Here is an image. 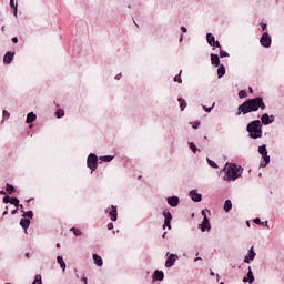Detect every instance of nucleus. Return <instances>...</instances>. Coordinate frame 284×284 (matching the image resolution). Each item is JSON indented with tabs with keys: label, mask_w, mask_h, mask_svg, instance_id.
I'll return each instance as SVG.
<instances>
[{
	"label": "nucleus",
	"mask_w": 284,
	"mask_h": 284,
	"mask_svg": "<svg viewBox=\"0 0 284 284\" xmlns=\"http://www.w3.org/2000/svg\"><path fill=\"white\" fill-rule=\"evenodd\" d=\"M265 108L266 105L262 97L247 99L237 108L236 116L250 114V112H258V109L265 110Z\"/></svg>",
	"instance_id": "f257e3e1"
},
{
	"label": "nucleus",
	"mask_w": 284,
	"mask_h": 284,
	"mask_svg": "<svg viewBox=\"0 0 284 284\" xmlns=\"http://www.w3.org/2000/svg\"><path fill=\"white\" fill-rule=\"evenodd\" d=\"M223 181H236L243 174V168L236 164H226L222 171Z\"/></svg>",
	"instance_id": "f03ea898"
},
{
	"label": "nucleus",
	"mask_w": 284,
	"mask_h": 284,
	"mask_svg": "<svg viewBox=\"0 0 284 284\" xmlns=\"http://www.w3.org/2000/svg\"><path fill=\"white\" fill-rule=\"evenodd\" d=\"M263 124L261 120H254L247 124V132L250 133L251 139H261L263 136Z\"/></svg>",
	"instance_id": "7ed1b4c3"
},
{
	"label": "nucleus",
	"mask_w": 284,
	"mask_h": 284,
	"mask_svg": "<svg viewBox=\"0 0 284 284\" xmlns=\"http://www.w3.org/2000/svg\"><path fill=\"white\" fill-rule=\"evenodd\" d=\"M258 153L262 155L260 168H267V165L270 164V155H267V146L265 144L260 146Z\"/></svg>",
	"instance_id": "20e7f679"
},
{
	"label": "nucleus",
	"mask_w": 284,
	"mask_h": 284,
	"mask_svg": "<svg viewBox=\"0 0 284 284\" xmlns=\"http://www.w3.org/2000/svg\"><path fill=\"white\" fill-rule=\"evenodd\" d=\"M87 165L90 168L91 173L97 171V168H99V156L94 153H90L87 159Z\"/></svg>",
	"instance_id": "39448f33"
},
{
	"label": "nucleus",
	"mask_w": 284,
	"mask_h": 284,
	"mask_svg": "<svg viewBox=\"0 0 284 284\" xmlns=\"http://www.w3.org/2000/svg\"><path fill=\"white\" fill-rule=\"evenodd\" d=\"M163 216H164V224H163V230H165L166 227H169V230H172V213H170V211H164L163 212Z\"/></svg>",
	"instance_id": "423d86ee"
},
{
	"label": "nucleus",
	"mask_w": 284,
	"mask_h": 284,
	"mask_svg": "<svg viewBox=\"0 0 284 284\" xmlns=\"http://www.w3.org/2000/svg\"><path fill=\"white\" fill-rule=\"evenodd\" d=\"M260 43L264 48H270V45H272V38H270V33H263Z\"/></svg>",
	"instance_id": "0eeeda50"
},
{
	"label": "nucleus",
	"mask_w": 284,
	"mask_h": 284,
	"mask_svg": "<svg viewBox=\"0 0 284 284\" xmlns=\"http://www.w3.org/2000/svg\"><path fill=\"white\" fill-rule=\"evenodd\" d=\"M105 212L109 213L111 221L115 222L116 219H119V213L115 205H111V207H109Z\"/></svg>",
	"instance_id": "6e6552de"
},
{
	"label": "nucleus",
	"mask_w": 284,
	"mask_h": 284,
	"mask_svg": "<svg viewBox=\"0 0 284 284\" xmlns=\"http://www.w3.org/2000/svg\"><path fill=\"white\" fill-rule=\"evenodd\" d=\"M206 41L209 45H212V48H221V43L216 41L212 33L206 34Z\"/></svg>",
	"instance_id": "1a4fd4ad"
},
{
	"label": "nucleus",
	"mask_w": 284,
	"mask_h": 284,
	"mask_svg": "<svg viewBox=\"0 0 284 284\" xmlns=\"http://www.w3.org/2000/svg\"><path fill=\"white\" fill-rule=\"evenodd\" d=\"M255 278H254V272H252V266H248V272L246 274V276L243 277V283H254Z\"/></svg>",
	"instance_id": "9d476101"
},
{
	"label": "nucleus",
	"mask_w": 284,
	"mask_h": 284,
	"mask_svg": "<svg viewBox=\"0 0 284 284\" xmlns=\"http://www.w3.org/2000/svg\"><path fill=\"white\" fill-rule=\"evenodd\" d=\"M263 125H270V123H274V115H270L264 113L261 118Z\"/></svg>",
	"instance_id": "9b49d317"
},
{
	"label": "nucleus",
	"mask_w": 284,
	"mask_h": 284,
	"mask_svg": "<svg viewBox=\"0 0 284 284\" xmlns=\"http://www.w3.org/2000/svg\"><path fill=\"white\" fill-rule=\"evenodd\" d=\"M166 256L169 257L166 258L165 267H172L176 263V255L166 253Z\"/></svg>",
	"instance_id": "f8f14e48"
},
{
	"label": "nucleus",
	"mask_w": 284,
	"mask_h": 284,
	"mask_svg": "<svg viewBox=\"0 0 284 284\" xmlns=\"http://www.w3.org/2000/svg\"><path fill=\"white\" fill-rule=\"evenodd\" d=\"M190 197H191L192 201H194L195 203H201V201H202V195L199 194V193L196 192V190H192V191L190 192Z\"/></svg>",
	"instance_id": "ddd939ff"
},
{
	"label": "nucleus",
	"mask_w": 284,
	"mask_h": 284,
	"mask_svg": "<svg viewBox=\"0 0 284 284\" xmlns=\"http://www.w3.org/2000/svg\"><path fill=\"white\" fill-rule=\"evenodd\" d=\"M12 61H14V52L9 51L3 57V63L10 64Z\"/></svg>",
	"instance_id": "4468645a"
},
{
	"label": "nucleus",
	"mask_w": 284,
	"mask_h": 284,
	"mask_svg": "<svg viewBox=\"0 0 284 284\" xmlns=\"http://www.w3.org/2000/svg\"><path fill=\"white\" fill-rule=\"evenodd\" d=\"M256 257V253L254 252V247L252 246L248 251V254L244 258V263H250L251 261H254Z\"/></svg>",
	"instance_id": "2eb2a0df"
},
{
	"label": "nucleus",
	"mask_w": 284,
	"mask_h": 284,
	"mask_svg": "<svg viewBox=\"0 0 284 284\" xmlns=\"http://www.w3.org/2000/svg\"><path fill=\"white\" fill-rule=\"evenodd\" d=\"M201 231L205 232L206 230L210 231L211 226H210V220L207 219V216H204L202 224L200 225Z\"/></svg>",
	"instance_id": "dca6fc26"
},
{
	"label": "nucleus",
	"mask_w": 284,
	"mask_h": 284,
	"mask_svg": "<svg viewBox=\"0 0 284 284\" xmlns=\"http://www.w3.org/2000/svg\"><path fill=\"white\" fill-rule=\"evenodd\" d=\"M20 225L24 229V233L28 234V227H30V219L22 217L20 220Z\"/></svg>",
	"instance_id": "f3484780"
},
{
	"label": "nucleus",
	"mask_w": 284,
	"mask_h": 284,
	"mask_svg": "<svg viewBox=\"0 0 284 284\" xmlns=\"http://www.w3.org/2000/svg\"><path fill=\"white\" fill-rule=\"evenodd\" d=\"M92 258L98 267H103V258L99 254L94 253Z\"/></svg>",
	"instance_id": "a211bd4d"
},
{
	"label": "nucleus",
	"mask_w": 284,
	"mask_h": 284,
	"mask_svg": "<svg viewBox=\"0 0 284 284\" xmlns=\"http://www.w3.org/2000/svg\"><path fill=\"white\" fill-rule=\"evenodd\" d=\"M165 278V274L163 271H155L153 274V281H163Z\"/></svg>",
	"instance_id": "6ab92c4d"
},
{
	"label": "nucleus",
	"mask_w": 284,
	"mask_h": 284,
	"mask_svg": "<svg viewBox=\"0 0 284 284\" xmlns=\"http://www.w3.org/2000/svg\"><path fill=\"white\" fill-rule=\"evenodd\" d=\"M34 121H37V113H34V112H29V113L27 114L26 123L30 124V123H34Z\"/></svg>",
	"instance_id": "aec40b11"
},
{
	"label": "nucleus",
	"mask_w": 284,
	"mask_h": 284,
	"mask_svg": "<svg viewBox=\"0 0 284 284\" xmlns=\"http://www.w3.org/2000/svg\"><path fill=\"white\" fill-rule=\"evenodd\" d=\"M168 203L169 205H171V207H176V205H179V197L176 196L168 197Z\"/></svg>",
	"instance_id": "412c9836"
},
{
	"label": "nucleus",
	"mask_w": 284,
	"mask_h": 284,
	"mask_svg": "<svg viewBox=\"0 0 284 284\" xmlns=\"http://www.w3.org/2000/svg\"><path fill=\"white\" fill-rule=\"evenodd\" d=\"M211 63L212 65H215V68H219V65H221V60L219 59V55L211 54Z\"/></svg>",
	"instance_id": "4be33fe9"
},
{
	"label": "nucleus",
	"mask_w": 284,
	"mask_h": 284,
	"mask_svg": "<svg viewBox=\"0 0 284 284\" xmlns=\"http://www.w3.org/2000/svg\"><path fill=\"white\" fill-rule=\"evenodd\" d=\"M57 263L60 265L62 272H64V270L67 267V264H65V261L63 260V256L58 255L57 256Z\"/></svg>",
	"instance_id": "5701e85b"
},
{
	"label": "nucleus",
	"mask_w": 284,
	"mask_h": 284,
	"mask_svg": "<svg viewBox=\"0 0 284 284\" xmlns=\"http://www.w3.org/2000/svg\"><path fill=\"white\" fill-rule=\"evenodd\" d=\"M21 212H23V219H29V221H32V219L34 217V213L32 211Z\"/></svg>",
	"instance_id": "b1692460"
},
{
	"label": "nucleus",
	"mask_w": 284,
	"mask_h": 284,
	"mask_svg": "<svg viewBox=\"0 0 284 284\" xmlns=\"http://www.w3.org/2000/svg\"><path fill=\"white\" fill-rule=\"evenodd\" d=\"M6 190H7L8 194H14V192H16L14 186L10 183L6 184Z\"/></svg>",
	"instance_id": "393cba45"
},
{
	"label": "nucleus",
	"mask_w": 284,
	"mask_h": 284,
	"mask_svg": "<svg viewBox=\"0 0 284 284\" xmlns=\"http://www.w3.org/2000/svg\"><path fill=\"white\" fill-rule=\"evenodd\" d=\"M217 77H219V79H221L222 77H225V67L224 65H221L217 69Z\"/></svg>",
	"instance_id": "a878e982"
},
{
	"label": "nucleus",
	"mask_w": 284,
	"mask_h": 284,
	"mask_svg": "<svg viewBox=\"0 0 284 284\" xmlns=\"http://www.w3.org/2000/svg\"><path fill=\"white\" fill-rule=\"evenodd\" d=\"M55 116L57 119H63V116H65V111H63V109H58L55 111Z\"/></svg>",
	"instance_id": "bb28decb"
},
{
	"label": "nucleus",
	"mask_w": 284,
	"mask_h": 284,
	"mask_svg": "<svg viewBox=\"0 0 284 284\" xmlns=\"http://www.w3.org/2000/svg\"><path fill=\"white\" fill-rule=\"evenodd\" d=\"M232 210V201L226 200L224 203V212H230Z\"/></svg>",
	"instance_id": "cd10ccee"
},
{
	"label": "nucleus",
	"mask_w": 284,
	"mask_h": 284,
	"mask_svg": "<svg viewBox=\"0 0 284 284\" xmlns=\"http://www.w3.org/2000/svg\"><path fill=\"white\" fill-rule=\"evenodd\" d=\"M178 101L180 103L181 110H185V108H187V102L184 99L179 98Z\"/></svg>",
	"instance_id": "c85d7f7f"
},
{
	"label": "nucleus",
	"mask_w": 284,
	"mask_h": 284,
	"mask_svg": "<svg viewBox=\"0 0 284 284\" xmlns=\"http://www.w3.org/2000/svg\"><path fill=\"white\" fill-rule=\"evenodd\" d=\"M104 163H110L111 161L114 160V155H104L101 158Z\"/></svg>",
	"instance_id": "c756f323"
},
{
	"label": "nucleus",
	"mask_w": 284,
	"mask_h": 284,
	"mask_svg": "<svg viewBox=\"0 0 284 284\" xmlns=\"http://www.w3.org/2000/svg\"><path fill=\"white\" fill-rule=\"evenodd\" d=\"M32 284H43V280H42L41 275H39V274L36 275Z\"/></svg>",
	"instance_id": "7c9ffc66"
},
{
	"label": "nucleus",
	"mask_w": 284,
	"mask_h": 284,
	"mask_svg": "<svg viewBox=\"0 0 284 284\" xmlns=\"http://www.w3.org/2000/svg\"><path fill=\"white\" fill-rule=\"evenodd\" d=\"M254 223H255L256 225H262L263 227H267V222H261V219H258V217H256V219L254 220Z\"/></svg>",
	"instance_id": "2f4dec72"
},
{
	"label": "nucleus",
	"mask_w": 284,
	"mask_h": 284,
	"mask_svg": "<svg viewBox=\"0 0 284 284\" xmlns=\"http://www.w3.org/2000/svg\"><path fill=\"white\" fill-rule=\"evenodd\" d=\"M10 205H14L16 207H19V200L17 197H11Z\"/></svg>",
	"instance_id": "473e14b6"
},
{
	"label": "nucleus",
	"mask_w": 284,
	"mask_h": 284,
	"mask_svg": "<svg viewBox=\"0 0 284 284\" xmlns=\"http://www.w3.org/2000/svg\"><path fill=\"white\" fill-rule=\"evenodd\" d=\"M239 98H240V99H245V98H247V91L241 90V91L239 92Z\"/></svg>",
	"instance_id": "72a5a7b5"
},
{
	"label": "nucleus",
	"mask_w": 284,
	"mask_h": 284,
	"mask_svg": "<svg viewBox=\"0 0 284 284\" xmlns=\"http://www.w3.org/2000/svg\"><path fill=\"white\" fill-rule=\"evenodd\" d=\"M71 232H73L74 236H81V234H82L81 230L75 229V227L71 229Z\"/></svg>",
	"instance_id": "f704fd0d"
},
{
	"label": "nucleus",
	"mask_w": 284,
	"mask_h": 284,
	"mask_svg": "<svg viewBox=\"0 0 284 284\" xmlns=\"http://www.w3.org/2000/svg\"><path fill=\"white\" fill-rule=\"evenodd\" d=\"M189 148H190V150H192V152L194 153V154H196V145L194 144V143H192V142H189Z\"/></svg>",
	"instance_id": "c9c22d12"
},
{
	"label": "nucleus",
	"mask_w": 284,
	"mask_h": 284,
	"mask_svg": "<svg viewBox=\"0 0 284 284\" xmlns=\"http://www.w3.org/2000/svg\"><path fill=\"white\" fill-rule=\"evenodd\" d=\"M181 72L182 71H180V74L174 77V81L178 82V83H183V80L181 79Z\"/></svg>",
	"instance_id": "e433bc0d"
},
{
	"label": "nucleus",
	"mask_w": 284,
	"mask_h": 284,
	"mask_svg": "<svg viewBox=\"0 0 284 284\" xmlns=\"http://www.w3.org/2000/svg\"><path fill=\"white\" fill-rule=\"evenodd\" d=\"M2 119H10V112H8V111H6V110H3L2 111Z\"/></svg>",
	"instance_id": "4c0bfd02"
},
{
	"label": "nucleus",
	"mask_w": 284,
	"mask_h": 284,
	"mask_svg": "<svg viewBox=\"0 0 284 284\" xmlns=\"http://www.w3.org/2000/svg\"><path fill=\"white\" fill-rule=\"evenodd\" d=\"M220 57H221V59H225V57H230V54L226 51L221 50Z\"/></svg>",
	"instance_id": "58836bf2"
},
{
	"label": "nucleus",
	"mask_w": 284,
	"mask_h": 284,
	"mask_svg": "<svg viewBox=\"0 0 284 284\" xmlns=\"http://www.w3.org/2000/svg\"><path fill=\"white\" fill-rule=\"evenodd\" d=\"M11 200H12V197H10L9 195H4L2 199L3 203H10Z\"/></svg>",
	"instance_id": "ea45409f"
},
{
	"label": "nucleus",
	"mask_w": 284,
	"mask_h": 284,
	"mask_svg": "<svg viewBox=\"0 0 284 284\" xmlns=\"http://www.w3.org/2000/svg\"><path fill=\"white\" fill-rule=\"evenodd\" d=\"M207 163L211 168H219V165H216V163L210 159H207Z\"/></svg>",
	"instance_id": "a19ab883"
},
{
	"label": "nucleus",
	"mask_w": 284,
	"mask_h": 284,
	"mask_svg": "<svg viewBox=\"0 0 284 284\" xmlns=\"http://www.w3.org/2000/svg\"><path fill=\"white\" fill-rule=\"evenodd\" d=\"M215 103L213 102L212 106L207 108L205 105H203V110H205V112H212V109L214 108Z\"/></svg>",
	"instance_id": "79ce46f5"
},
{
	"label": "nucleus",
	"mask_w": 284,
	"mask_h": 284,
	"mask_svg": "<svg viewBox=\"0 0 284 284\" xmlns=\"http://www.w3.org/2000/svg\"><path fill=\"white\" fill-rule=\"evenodd\" d=\"M11 10H14L17 8V4H14V0H10V3H9Z\"/></svg>",
	"instance_id": "37998d69"
},
{
	"label": "nucleus",
	"mask_w": 284,
	"mask_h": 284,
	"mask_svg": "<svg viewBox=\"0 0 284 284\" xmlns=\"http://www.w3.org/2000/svg\"><path fill=\"white\" fill-rule=\"evenodd\" d=\"M106 227H108V230H114V224L111 222V223L108 224Z\"/></svg>",
	"instance_id": "c03bdc74"
},
{
	"label": "nucleus",
	"mask_w": 284,
	"mask_h": 284,
	"mask_svg": "<svg viewBox=\"0 0 284 284\" xmlns=\"http://www.w3.org/2000/svg\"><path fill=\"white\" fill-rule=\"evenodd\" d=\"M11 41H12V43H19V38L13 37V38L11 39Z\"/></svg>",
	"instance_id": "a18cd8bd"
},
{
	"label": "nucleus",
	"mask_w": 284,
	"mask_h": 284,
	"mask_svg": "<svg viewBox=\"0 0 284 284\" xmlns=\"http://www.w3.org/2000/svg\"><path fill=\"white\" fill-rule=\"evenodd\" d=\"M2 216H8V206L4 207V211L2 213Z\"/></svg>",
	"instance_id": "49530a36"
},
{
	"label": "nucleus",
	"mask_w": 284,
	"mask_h": 284,
	"mask_svg": "<svg viewBox=\"0 0 284 284\" xmlns=\"http://www.w3.org/2000/svg\"><path fill=\"white\" fill-rule=\"evenodd\" d=\"M17 212H19V206H17L16 210H12V211H11L12 216H14V214H17Z\"/></svg>",
	"instance_id": "de8ad7c7"
},
{
	"label": "nucleus",
	"mask_w": 284,
	"mask_h": 284,
	"mask_svg": "<svg viewBox=\"0 0 284 284\" xmlns=\"http://www.w3.org/2000/svg\"><path fill=\"white\" fill-rule=\"evenodd\" d=\"M261 27H262V30H263V31H265V30H266V28H267V24H265V23H261Z\"/></svg>",
	"instance_id": "09e8293b"
},
{
	"label": "nucleus",
	"mask_w": 284,
	"mask_h": 284,
	"mask_svg": "<svg viewBox=\"0 0 284 284\" xmlns=\"http://www.w3.org/2000/svg\"><path fill=\"white\" fill-rule=\"evenodd\" d=\"M121 77H122L121 73L116 74V75H115V80H116V81H120Z\"/></svg>",
	"instance_id": "8fccbe9b"
},
{
	"label": "nucleus",
	"mask_w": 284,
	"mask_h": 284,
	"mask_svg": "<svg viewBox=\"0 0 284 284\" xmlns=\"http://www.w3.org/2000/svg\"><path fill=\"white\" fill-rule=\"evenodd\" d=\"M181 31L185 33V32H187V28L181 27Z\"/></svg>",
	"instance_id": "3c124183"
},
{
	"label": "nucleus",
	"mask_w": 284,
	"mask_h": 284,
	"mask_svg": "<svg viewBox=\"0 0 284 284\" xmlns=\"http://www.w3.org/2000/svg\"><path fill=\"white\" fill-rule=\"evenodd\" d=\"M199 125H201V123L196 122V123L193 125L194 130H196V129L199 128Z\"/></svg>",
	"instance_id": "603ef678"
},
{
	"label": "nucleus",
	"mask_w": 284,
	"mask_h": 284,
	"mask_svg": "<svg viewBox=\"0 0 284 284\" xmlns=\"http://www.w3.org/2000/svg\"><path fill=\"white\" fill-rule=\"evenodd\" d=\"M13 14H14V17L17 18V14H18V8L13 9Z\"/></svg>",
	"instance_id": "864d4df0"
},
{
	"label": "nucleus",
	"mask_w": 284,
	"mask_h": 284,
	"mask_svg": "<svg viewBox=\"0 0 284 284\" xmlns=\"http://www.w3.org/2000/svg\"><path fill=\"white\" fill-rule=\"evenodd\" d=\"M202 216H207L206 213H205V210L202 211Z\"/></svg>",
	"instance_id": "5fc2aeb1"
},
{
	"label": "nucleus",
	"mask_w": 284,
	"mask_h": 284,
	"mask_svg": "<svg viewBox=\"0 0 284 284\" xmlns=\"http://www.w3.org/2000/svg\"><path fill=\"white\" fill-rule=\"evenodd\" d=\"M1 31H2V32H6V26H2V27H1Z\"/></svg>",
	"instance_id": "6e6d98bb"
},
{
	"label": "nucleus",
	"mask_w": 284,
	"mask_h": 284,
	"mask_svg": "<svg viewBox=\"0 0 284 284\" xmlns=\"http://www.w3.org/2000/svg\"><path fill=\"white\" fill-rule=\"evenodd\" d=\"M248 91L252 93L254 92V90L252 89V87L248 88Z\"/></svg>",
	"instance_id": "4d7b16f0"
},
{
	"label": "nucleus",
	"mask_w": 284,
	"mask_h": 284,
	"mask_svg": "<svg viewBox=\"0 0 284 284\" xmlns=\"http://www.w3.org/2000/svg\"><path fill=\"white\" fill-rule=\"evenodd\" d=\"M55 247H61V243H57V244H55Z\"/></svg>",
	"instance_id": "13d9d810"
},
{
	"label": "nucleus",
	"mask_w": 284,
	"mask_h": 284,
	"mask_svg": "<svg viewBox=\"0 0 284 284\" xmlns=\"http://www.w3.org/2000/svg\"><path fill=\"white\" fill-rule=\"evenodd\" d=\"M18 207H20L21 210H23V204H19Z\"/></svg>",
	"instance_id": "bf43d9fd"
},
{
	"label": "nucleus",
	"mask_w": 284,
	"mask_h": 284,
	"mask_svg": "<svg viewBox=\"0 0 284 284\" xmlns=\"http://www.w3.org/2000/svg\"><path fill=\"white\" fill-rule=\"evenodd\" d=\"M0 194L6 195V191H0Z\"/></svg>",
	"instance_id": "052dcab7"
},
{
	"label": "nucleus",
	"mask_w": 284,
	"mask_h": 284,
	"mask_svg": "<svg viewBox=\"0 0 284 284\" xmlns=\"http://www.w3.org/2000/svg\"><path fill=\"white\" fill-rule=\"evenodd\" d=\"M165 234H168V232H164V234L162 235V239H165Z\"/></svg>",
	"instance_id": "680f3d73"
},
{
	"label": "nucleus",
	"mask_w": 284,
	"mask_h": 284,
	"mask_svg": "<svg viewBox=\"0 0 284 284\" xmlns=\"http://www.w3.org/2000/svg\"><path fill=\"white\" fill-rule=\"evenodd\" d=\"M194 261H195V262H196V261H201V257H196Z\"/></svg>",
	"instance_id": "e2e57ef3"
},
{
	"label": "nucleus",
	"mask_w": 284,
	"mask_h": 284,
	"mask_svg": "<svg viewBox=\"0 0 284 284\" xmlns=\"http://www.w3.org/2000/svg\"><path fill=\"white\" fill-rule=\"evenodd\" d=\"M141 179H142V175H139V176H138V180L141 181Z\"/></svg>",
	"instance_id": "0e129e2a"
},
{
	"label": "nucleus",
	"mask_w": 284,
	"mask_h": 284,
	"mask_svg": "<svg viewBox=\"0 0 284 284\" xmlns=\"http://www.w3.org/2000/svg\"><path fill=\"white\" fill-rule=\"evenodd\" d=\"M26 256H27V258H29L30 257V253H27Z\"/></svg>",
	"instance_id": "69168bd1"
},
{
	"label": "nucleus",
	"mask_w": 284,
	"mask_h": 284,
	"mask_svg": "<svg viewBox=\"0 0 284 284\" xmlns=\"http://www.w3.org/2000/svg\"><path fill=\"white\" fill-rule=\"evenodd\" d=\"M31 201H33V199H29V200L27 201V203H30Z\"/></svg>",
	"instance_id": "338daca9"
},
{
	"label": "nucleus",
	"mask_w": 284,
	"mask_h": 284,
	"mask_svg": "<svg viewBox=\"0 0 284 284\" xmlns=\"http://www.w3.org/2000/svg\"><path fill=\"white\" fill-rule=\"evenodd\" d=\"M211 276H214V272L213 271H211Z\"/></svg>",
	"instance_id": "774afa93"
}]
</instances>
